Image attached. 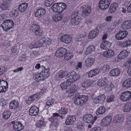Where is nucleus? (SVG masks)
I'll use <instances>...</instances> for the list:
<instances>
[{"label":"nucleus","instance_id":"nucleus-10","mask_svg":"<svg viewBox=\"0 0 131 131\" xmlns=\"http://www.w3.org/2000/svg\"><path fill=\"white\" fill-rule=\"evenodd\" d=\"M46 13L45 9L43 8H40L37 10L35 13V15L36 17L40 18L43 16Z\"/></svg>","mask_w":131,"mask_h":131},{"label":"nucleus","instance_id":"nucleus-51","mask_svg":"<svg viewBox=\"0 0 131 131\" xmlns=\"http://www.w3.org/2000/svg\"><path fill=\"white\" fill-rule=\"evenodd\" d=\"M53 2V0H46L44 4L46 6L49 7L52 5Z\"/></svg>","mask_w":131,"mask_h":131},{"label":"nucleus","instance_id":"nucleus-42","mask_svg":"<svg viewBox=\"0 0 131 131\" xmlns=\"http://www.w3.org/2000/svg\"><path fill=\"white\" fill-rule=\"evenodd\" d=\"M105 99V97L104 94H102L99 96L97 97V99L98 102L101 104L103 103Z\"/></svg>","mask_w":131,"mask_h":131},{"label":"nucleus","instance_id":"nucleus-50","mask_svg":"<svg viewBox=\"0 0 131 131\" xmlns=\"http://www.w3.org/2000/svg\"><path fill=\"white\" fill-rule=\"evenodd\" d=\"M116 121V122L119 123L122 122L123 121V117H122V116L121 115H117L115 117Z\"/></svg>","mask_w":131,"mask_h":131},{"label":"nucleus","instance_id":"nucleus-48","mask_svg":"<svg viewBox=\"0 0 131 131\" xmlns=\"http://www.w3.org/2000/svg\"><path fill=\"white\" fill-rule=\"evenodd\" d=\"M9 15L11 17H16L17 16L18 13L17 11L15 10H13L10 12L9 13Z\"/></svg>","mask_w":131,"mask_h":131},{"label":"nucleus","instance_id":"nucleus-23","mask_svg":"<svg viewBox=\"0 0 131 131\" xmlns=\"http://www.w3.org/2000/svg\"><path fill=\"white\" fill-rule=\"evenodd\" d=\"M13 127L15 130L17 131L21 130L24 128V126L22 124L17 122L14 123Z\"/></svg>","mask_w":131,"mask_h":131},{"label":"nucleus","instance_id":"nucleus-15","mask_svg":"<svg viewBox=\"0 0 131 131\" xmlns=\"http://www.w3.org/2000/svg\"><path fill=\"white\" fill-rule=\"evenodd\" d=\"M122 27L123 29L127 30L131 27V21L127 20L124 21L122 24Z\"/></svg>","mask_w":131,"mask_h":131},{"label":"nucleus","instance_id":"nucleus-37","mask_svg":"<svg viewBox=\"0 0 131 131\" xmlns=\"http://www.w3.org/2000/svg\"><path fill=\"white\" fill-rule=\"evenodd\" d=\"M91 81L90 80H85L82 84V86L83 88H87L91 85Z\"/></svg>","mask_w":131,"mask_h":131},{"label":"nucleus","instance_id":"nucleus-62","mask_svg":"<svg viewBox=\"0 0 131 131\" xmlns=\"http://www.w3.org/2000/svg\"><path fill=\"white\" fill-rule=\"evenodd\" d=\"M131 65V58L128 60L124 64V66L125 67H128Z\"/></svg>","mask_w":131,"mask_h":131},{"label":"nucleus","instance_id":"nucleus-5","mask_svg":"<svg viewBox=\"0 0 131 131\" xmlns=\"http://www.w3.org/2000/svg\"><path fill=\"white\" fill-rule=\"evenodd\" d=\"M131 98V92L127 91L123 92L121 94L120 99L123 101H126L130 100Z\"/></svg>","mask_w":131,"mask_h":131},{"label":"nucleus","instance_id":"nucleus-31","mask_svg":"<svg viewBox=\"0 0 131 131\" xmlns=\"http://www.w3.org/2000/svg\"><path fill=\"white\" fill-rule=\"evenodd\" d=\"M107 79L106 78L101 79H100L98 82L97 85L99 86H104L107 83Z\"/></svg>","mask_w":131,"mask_h":131},{"label":"nucleus","instance_id":"nucleus-61","mask_svg":"<svg viewBox=\"0 0 131 131\" xmlns=\"http://www.w3.org/2000/svg\"><path fill=\"white\" fill-rule=\"evenodd\" d=\"M3 2L9 7H10L12 2V0H3Z\"/></svg>","mask_w":131,"mask_h":131},{"label":"nucleus","instance_id":"nucleus-56","mask_svg":"<svg viewBox=\"0 0 131 131\" xmlns=\"http://www.w3.org/2000/svg\"><path fill=\"white\" fill-rule=\"evenodd\" d=\"M71 18L80 19V17L78 15V13L77 12H75L71 15Z\"/></svg>","mask_w":131,"mask_h":131},{"label":"nucleus","instance_id":"nucleus-17","mask_svg":"<svg viewBox=\"0 0 131 131\" xmlns=\"http://www.w3.org/2000/svg\"><path fill=\"white\" fill-rule=\"evenodd\" d=\"M99 31V30L98 29H95L92 30L89 34V38L90 39H93L96 37L98 35Z\"/></svg>","mask_w":131,"mask_h":131},{"label":"nucleus","instance_id":"nucleus-47","mask_svg":"<svg viewBox=\"0 0 131 131\" xmlns=\"http://www.w3.org/2000/svg\"><path fill=\"white\" fill-rule=\"evenodd\" d=\"M59 123L57 120L54 121L51 124L50 127L51 129H56V125H58L59 124Z\"/></svg>","mask_w":131,"mask_h":131},{"label":"nucleus","instance_id":"nucleus-27","mask_svg":"<svg viewBox=\"0 0 131 131\" xmlns=\"http://www.w3.org/2000/svg\"><path fill=\"white\" fill-rule=\"evenodd\" d=\"M28 6L27 3H25L21 4L19 6L18 10L22 12H24Z\"/></svg>","mask_w":131,"mask_h":131},{"label":"nucleus","instance_id":"nucleus-14","mask_svg":"<svg viewBox=\"0 0 131 131\" xmlns=\"http://www.w3.org/2000/svg\"><path fill=\"white\" fill-rule=\"evenodd\" d=\"M111 120L112 117L111 116H107L102 120L101 124L103 126H106L110 124Z\"/></svg>","mask_w":131,"mask_h":131},{"label":"nucleus","instance_id":"nucleus-19","mask_svg":"<svg viewBox=\"0 0 131 131\" xmlns=\"http://www.w3.org/2000/svg\"><path fill=\"white\" fill-rule=\"evenodd\" d=\"M72 83V80H69L68 79L66 81L63 82L61 85L60 86L62 89L63 90H65L67 89Z\"/></svg>","mask_w":131,"mask_h":131},{"label":"nucleus","instance_id":"nucleus-28","mask_svg":"<svg viewBox=\"0 0 131 131\" xmlns=\"http://www.w3.org/2000/svg\"><path fill=\"white\" fill-rule=\"evenodd\" d=\"M63 17V15L60 13H58L53 15L52 18L53 20L56 22L59 21L61 20Z\"/></svg>","mask_w":131,"mask_h":131},{"label":"nucleus","instance_id":"nucleus-22","mask_svg":"<svg viewBox=\"0 0 131 131\" xmlns=\"http://www.w3.org/2000/svg\"><path fill=\"white\" fill-rule=\"evenodd\" d=\"M111 43L107 41H104L100 45V47L101 49L106 50L108 49L110 47Z\"/></svg>","mask_w":131,"mask_h":131},{"label":"nucleus","instance_id":"nucleus-58","mask_svg":"<svg viewBox=\"0 0 131 131\" xmlns=\"http://www.w3.org/2000/svg\"><path fill=\"white\" fill-rule=\"evenodd\" d=\"M54 101V100L53 99H49L47 101L46 104L47 106H50L53 104Z\"/></svg>","mask_w":131,"mask_h":131},{"label":"nucleus","instance_id":"nucleus-36","mask_svg":"<svg viewBox=\"0 0 131 131\" xmlns=\"http://www.w3.org/2000/svg\"><path fill=\"white\" fill-rule=\"evenodd\" d=\"M105 108L104 106L100 107L96 110V114L98 115L102 114L105 112Z\"/></svg>","mask_w":131,"mask_h":131},{"label":"nucleus","instance_id":"nucleus-60","mask_svg":"<svg viewBox=\"0 0 131 131\" xmlns=\"http://www.w3.org/2000/svg\"><path fill=\"white\" fill-rule=\"evenodd\" d=\"M58 4H59V5L60 6V7L62 9V11L67 7V6L66 4L63 3H58Z\"/></svg>","mask_w":131,"mask_h":131},{"label":"nucleus","instance_id":"nucleus-26","mask_svg":"<svg viewBox=\"0 0 131 131\" xmlns=\"http://www.w3.org/2000/svg\"><path fill=\"white\" fill-rule=\"evenodd\" d=\"M94 60V59L92 58H88L85 61V66L88 67H90L93 64Z\"/></svg>","mask_w":131,"mask_h":131},{"label":"nucleus","instance_id":"nucleus-53","mask_svg":"<svg viewBox=\"0 0 131 131\" xmlns=\"http://www.w3.org/2000/svg\"><path fill=\"white\" fill-rule=\"evenodd\" d=\"M67 75V72L66 71H60L59 73V77L61 78L65 77Z\"/></svg>","mask_w":131,"mask_h":131},{"label":"nucleus","instance_id":"nucleus-8","mask_svg":"<svg viewBox=\"0 0 131 131\" xmlns=\"http://www.w3.org/2000/svg\"><path fill=\"white\" fill-rule=\"evenodd\" d=\"M40 97L39 93H37L32 95L28 97L27 100L26 101V103L29 104L33 102L36 100H38Z\"/></svg>","mask_w":131,"mask_h":131},{"label":"nucleus","instance_id":"nucleus-41","mask_svg":"<svg viewBox=\"0 0 131 131\" xmlns=\"http://www.w3.org/2000/svg\"><path fill=\"white\" fill-rule=\"evenodd\" d=\"M43 31L42 29L39 27L38 29H37L34 32V34L36 36L39 37L42 34Z\"/></svg>","mask_w":131,"mask_h":131},{"label":"nucleus","instance_id":"nucleus-4","mask_svg":"<svg viewBox=\"0 0 131 131\" xmlns=\"http://www.w3.org/2000/svg\"><path fill=\"white\" fill-rule=\"evenodd\" d=\"M111 0H101L99 4V7L102 10L105 9L109 7Z\"/></svg>","mask_w":131,"mask_h":131},{"label":"nucleus","instance_id":"nucleus-16","mask_svg":"<svg viewBox=\"0 0 131 131\" xmlns=\"http://www.w3.org/2000/svg\"><path fill=\"white\" fill-rule=\"evenodd\" d=\"M75 119L74 116H68L66 118L65 124L67 125L72 124Z\"/></svg>","mask_w":131,"mask_h":131},{"label":"nucleus","instance_id":"nucleus-59","mask_svg":"<svg viewBox=\"0 0 131 131\" xmlns=\"http://www.w3.org/2000/svg\"><path fill=\"white\" fill-rule=\"evenodd\" d=\"M93 21L92 19H86L85 22V24L87 26H90L93 23Z\"/></svg>","mask_w":131,"mask_h":131},{"label":"nucleus","instance_id":"nucleus-64","mask_svg":"<svg viewBox=\"0 0 131 131\" xmlns=\"http://www.w3.org/2000/svg\"><path fill=\"white\" fill-rule=\"evenodd\" d=\"M100 128L98 127H95L91 129L90 131H100Z\"/></svg>","mask_w":131,"mask_h":131},{"label":"nucleus","instance_id":"nucleus-45","mask_svg":"<svg viewBox=\"0 0 131 131\" xmlns=\"http://www.w3.org/2000/svg\"><path fill=\"white\" fill-rule=\"evenodd\" d=\"M72 57V54L71 53H66L64 55V58L65 60L68 61L71 59Z\"/></svg>","mask_w":131,"mask_h":131},{"label":"nucleus","instance_id":"nucleus-11","mask_svg":"<svg viewBox=\"0 0 131 131\" xmlns=\"http://www.w3.org/2000/svg\"><path fill=\"white\" fill-rule=\"evenodd\" d=\"M83 120L85 122L88 123H93V117L91 114H86L84 115L83 117Z\"/></svg>","mask_w":131,"mask_h":131},{"label":"nucleus","instance_id":"nucleus-46","mask_svg":"<svg viewBox=\"0 0 131 131\" xmlns=\"http://www.w3.org/2000/svg\"><path fill=\"white\" fill-rule=\"evenodd\" d=\"M39 26L38 25H36L35 24H33L30 26V30L34 31V32L37 29H38Z\"/></svg>","mask_w":131,"mask_h":131},{"label":"nucleus","instance_id":"nucleus-33","mask_svg":"<svg viewBox=\"0 0 131 131\" xmlns=\"http://www.w3.org/2000/svg\"><path fill=\"white\" fill-rule=\"evenodd\" d=\"M43 76L40 73L39 74H33V78L36 81H39L40 80H44Z\"/></svg>","mask_w":131,"mask_h":131},{"label":"nucleus","instance_id":"nucleus-24","mask_svg":"<svg viewBox=\"0 0 131 131\" xmlns=\"http://www.w3.org/2000/svg\"><path fill=\"white\" fill-rule=\"evenodd\" d=\"M0 81L2 88H3L2 90L3 91L2 92H4L8 87V83L6 81L2 80H0Z\"/></svg>","mask_w":131,"mask_h":131},{"label":"nucleus","instance_id":"nucleus-34","mask_svg":"<svg viewBox=\"0 0 131 131\" xmlns=\"http://www.w3.org/2000/svg\"><path fill=\"white\" fill-rule=\"evenodd\" d=\"M18 105V101L14 100L10 103L9 106L11 109H15L17 108Z\"/></svg>","mask_w":131,"mask_h":131},{"label":"nucleus","instance_id":"nucleus-52","mask_svg":"<svg viewBox=\"0 0 131 131\" xmlns=\"http://www.w3.org/2000/svg\"><path fill=\"white\" fill-rule=\"evenodd\" d=\"M39 111H37V110H34L30 109L29 110V114L31 116H35L37 114Z\"/></svg>","mask_w":131,"mask_h":131},{"label":"nucleus","instance_id":"nucleus-39","mask_svg":"<svg viewBox=\"0 0 131 131\" xmlns=\"http://www.w3.org/2000/svg\"><path fill=\"white\" fill-rule=\"evenodd\" d=\"M95 50V47L93 45H91L89 46L87 48L85 53L86 54H88L94 51Z\"/></svg>","mask_w":131,"mask_h":131},{"label":"nucleus","instance_id":"nucleus-1","mask_svg":"<svg viewBox=\"0 0 131 131\" xmlns=\"http://www.w3.org/2000/svg\"><path fill=\"white\" fill-rule=\"evenodd\" d=\"M88 99V96H87L79 95L75 98L74 103L76 105L82 106L87 102Z\"/></svg>","mask_w":131,"mask_h":131},{"label":"nucleus","instance_id":"nucleus-44","mask_svg":"<svg viewBox=\"0 0 131 131\" xmlns=\"http://www.w3.org/2000/svg\"><path fill=\"white\" fill-rule=\"evenodd\" d=\"M68 109L64 107H61L59 111V113L61 114H66L68 112Z\"/></svg>","mask_w":131,"mask_h":131},{"label":"nucleus","instance_id":"nucleus-29","mask_svg":"<svg viewBox=\"0 0 131 131\" xmlns=\"http://www.w3.org/2000/svg\"><path fill=\"white\" fill-rule=\"evenodd\" d=\"M123 87L126 88H129L131 87V78H129L126 80L123 83Z\"/></svg>","mask_w":131,"mask_h":131},{"label":"nucleus","instance_id":"nucleus-7","mask_svg":"<svg viewBox=\"0 0 131 131\" xmlns=\"http://www.w3.org/2000/svg\"><path fill=\"white\" fill-rule=\"evenodd\" d=\"M69 77V80H71L72 83L73 81H75L79 79L80 78V74H77L74 71H73L70 72L68 74Z\"/></svg>","mask_w":131,"mask_h":131},{"label":"nucleus","instance_id":"nucleus-40","mask_svg":"<svg viewBox=\"0 0 131 131\" xmlns=\"http://www.w3.org/2000/svg\"><path fill=\"white\" fill-rule=\"evenodd\" d=\"M123 110L125 112H128L131 110V103H127L123 107Z\"/></svg>","mask_w":131,"mask_h":131},{"label":"nucleus","instance_id":"nucleus-13","mask_svg":"<svg viewBox=\"0 0 131 131\" xmlns=\"http://www.w3.org/2000/svg\"><path fill=\"white\" fill-rule=\"evenodd\" d=\"M58 3H55L51 7L53 11L55 13H61L62 12V9L59 5Z\"/></svg>","mask_w":131,"mask_h":131},{"label":"nucleus","instance_id":"nucleus-21","mask_svg":"<svg viewBox=\"0 0 131 131\" xmlns=\"http://www.w3.org/2000/svg\"><path fill=\"white\" fill-rule=\"evenodd\" d=\"M129 53V51L126 50H122L118 56V58L120 59H124L127 57Z\"/></svg>","mask_w":131,"mask_h":131},{"label":"nucleus","instance_id":"nucleus-35","mask_svg":"<svg viewBox=\"0 0 131 131\" xmlns=\"http://www.w3.org/2000/svg\"><path fill=\"white\" fill-rule=\"evenodd\" d=\"M71 24L74 26L77 25L80 22V19L77 18H71Z\"/></svg>","mask_w":131,"mask_h":131},{"label":"nucleus","instance_id":"nucleus-30","mask_svg":"<svg viewBox=\"0 0 131 131\" xmlns=\"http://www.w3.org/2000/svg\"><path fill=\"white\" fill-rule=\"evenodd\" d=\"M118 6V4L117 3H114L112 4L109 9L108 12L109 13H112L115 12L116 9Z\"/></svg>","mask_w":131,"mask_h":131},{"label":"nucleus","instance_id":"nucleus-63","mask_svg":"<svg viewBox=\"0 0 131 131\" xmlns=\"http://www.w3.org/2000/svg\"><path fill=\"white\" fill-rule=\"evenodd\" d=\"M77 128L78 129L80 130H81L83 128V125L82 124H78L77 126Z\"/></svg>","mask_w":131,"mask_h":131},{"label":"nucleus","instance_id":"nucleus-54","mask_svg":"<svg viewBox=\"0 0 131 131\" xmlns=\"http://www.w3.org/2000/svg\"><path fill=\"white\" fill-rule=\"evenodd\" d=\"M131 44V40H128L123 42L122 44L123 47H126L130 45Z\"/></svg>","mask_w":131,"mask_h":131},{"label":"nucleus","instance_id":"nucleus-43","mask_svg":"<svg viewBox=\"0 0 131 131\" xmlns=\"http://www.w3.org/2000/svg\"><path fill=\"white\" fill-rule=\"evenodd\" d=\"M11 113L10 111H5L3 114V118L5 119H8Z\"/></svg>","mask_w":131,"mask_h":131},{"label":"nucleus","instance_id":"nucleus-18","mask_svg":"<svg viewBox=\"0 0 131 131\" xmlns=\"http://www.w3.org/2000/svg\"><path fill=\"white\" fill-rule=\"evenodd\" d=\"M114 54V51L112 49H110L104 51L103 53V56L107 58H110Z\"/></svg>","mask_w":131,"mask_h":131},{"label":"nucleus","instance_id":"nucleus-6","mask_svg":"<svg viewBox=\"0 0 131 131\" xmlns=\"http://www.w3.org/2000/svg\"><path fill=\"white\" fill-rule=\"evenodd\" d=\"M128 34L126 31H119L116 34L115 37L117 40H122L127 36Z\"/></svg>","mask_w":131,"mask_h":131},{"label":"nucleus","instance_id":"nucleus-9","mask_svg":"<svg viewBox=\"0 0 131 131\" xmlns=\"http://www.w3.org/2000/svg\"><path fill=\"white\" fill-rule=\"evenodd\" d=\"M60 40L62 42H64L66 44H68L72 41V38L69 35H64L61 37Z\"/></svg>","mask_w":131,"mask_h":131},{"label":"nucleus","instance_id":"nucleus-38","mask_svg":"<svg viewBox=\"0 0 131 131\" xmlns=\"http://www.w3.org/2000/svg\"><path fill=\"white\" fill-rule=\"evenodd\" d=\"M83 14L85 15H87L91 11L90 7L88 6H86L83 8Z\"/></svg>","mask_w":131,"mask_h":131},{"label":"nucleus","instance_id":"nucleus-49","mask_svg":"<svg viewBox=\"0 0 131 131\" xmlns=\"http://www.w3.org/2000/svg\"><path fill=\"white\" fill-rule=\"evenodd\" d=\"M0 8L2 10H5L8 9L9 8V7L3 2L0 5Z\"/></svg>","mask_w":131,"mask_h":131},{"label":"nucleus","instance_id":"nucleus-20","mask_svg":"<svg viewBox=\"0 0 131 131\" xmlns=\"http://www.w3.org/2000/svg\"><path fill=\"white\" fill-rule=\"evenodd\" d=\"M42 68L43 69V70L41 71V72L40 73V74L43 76V78L44 79L46 78H47L48 76L49 75V69L48 68V69H46L45 67L42 66H41Z\"/></svg>","mask_w":131,"mask_h":131},{"label":"nucleus","instance_id":"nucleus-25","mask_svg":"<svg viewBox=\"0 0 131 131\" xmlns=\"http://www.w3.org/2000/svg\"><path fill=\"white\" fill-rule=\"evenodd\" d=\"M120 71L118 68H115L112 70L110 72L111 75L116 77L120 73Z\"/></svg>","mask_w":131,"mask_h":131},{"label":"nucleus","instance_id":"nucleus-3","mask_svg":"<svg viewBox=\"0 0 131 131\" xmlns=\"http://www.w3.org/2000/svg\"><path fill=\"white\" fill-rule=\"evenodd\" d=\"M14 25V23L12 20L8 19L4 21L1 26L6 31L12 28L13 27Z\"/></svg>","mask_w":131,"mask_h":131},{"label":"nucleus","instance_id":"nucleus-57","mask_svg":"<svg viewBox=\"0 0 131 131\" xmlns=\"http://www.w3.org/2000/svg\"><path fill=\"white\" fill-rule=\"evenodd\" d=\"M6 70V68L3 66L0 67V75L4 73Z\"/></svg>","mask_w":131,"mask_h":131},{"label":"nucleus","instance_id":"nucleus-12","mask_svg":"<svg viewBox=\"0 0 131 131\" xmlns=\"http://www.w3.org/2000/svg\"><path fill=\"white\" fill-rule=\"evenodd\" d=\"M67 51L66 49L61 47L57 50L55 55L58 57H62L66 53Z\"/></svg>","mask_w":131,"mask_h":131},{"label":"nucleus","instance_id":"nucleus-2","mask_svg":"<svg viewBox=\"0 0 131 131\" xmlns=\"http://www.w3.org/2000/svg\"><path fill=\"white\" fill-rule=\"evenodd\" d=\"M51 40L47 38H43L40 39L36 44L37 48L47 47L51 44Z\"/></svg>","mask_w":131,"mask_h":131},{"label":"nucleus","instance_id":"nucleus-32","mask_svg":"<svg viewBox=\"0 0 131 131\" xmlns=\"http://www.w3.org/2000/svg\"><path fill=\"white\" fill-rule=\"evenodd\" d=\"M100 71V69H96L91 70L88 73V75L89 77H92L98 74Z\"/></svg>","mask_w":131,"mask_h":131},{"label":"nucleus","instance_id":"nucleus-55","mask_svg":"<svg viewBox=\"0 0 131 131\" xmlns=\"http://www.w3.org/2000/svg\"><path fill=\"white\" fill-rule=\"evenodd\" d=\"M44 125V122L42 121H38L36 122V126L40 128Z\"/></svg>","mask_w":131,"mask_h":131}]
</instances>
